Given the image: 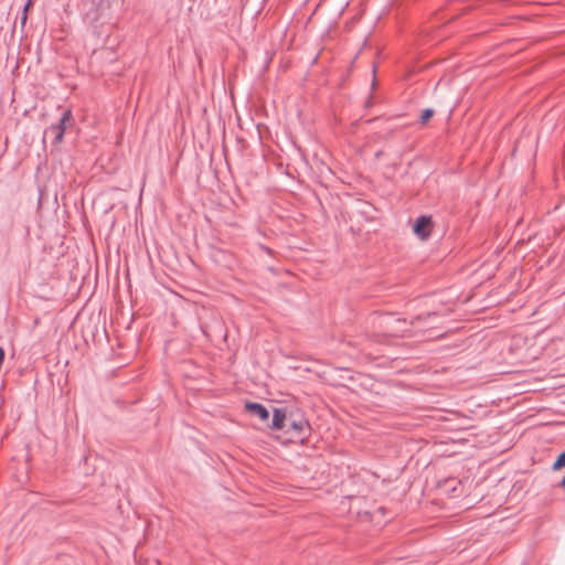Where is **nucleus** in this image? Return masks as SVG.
I'll return each mask as SVG.
<instances>
[{"label": "nucleus", "instance_id": "obj_1", "mask_svg": "<svg viewBox=\"0 0 565 565\" xmlns=\"http://www.w3.org/2000/svg\"><path fill=\"white\" fill-rule=\"evenodd\" d=\"M269 427L275 430H284L289 434L294 440H303L311 429L309 422L302 414H287L284 407L274 408L271 425Z\"/></svg>", "mask_w": 565, "mask_h": 565}, {"label": "nucleus", "instance_id": "obj_2", "mask_svg": "<svg viewBox=\"0 0 565 565\" xmlns=\"http://www.w3.org/2000/svg\"><path fill=\"white\" fill-rule=\"evenodd\" d=\"M73 121L72 109L67 108L63 111L60 120L56 124H52L45 131L46 135H51L53 143L62 142L67 126Z\"/></svg>", "mask_w": 565, "mask_h": 565}, {"label": "nucleus", "instance_id": "obj_3", "mask_svg": "<svg viewBox=\"0 0 565 565\" xmlns=\"http://www.w3.org/2000/svg\"><path fill=\"white\" fill-rule=\"evenodd\" d=\"M413 231L420 239H427L431 235L433 231L431 216L420 215L417 217L413 226Z\"/></svg>", "mask_w": 565, "mask_h": 565}, {"label": "nucleus", "instance_id": "obj_4", "mask_svg": "<svg viewBox=\"0 0 565 565\" xmlns=\"http://www.w3.org/2000/svg\"><path fill=\"white\" fill-rule=\"evenodd\" d=\"M405 323V320L395 318L392 315H384L380 317V324L385 327L391 335H397L399 332L404 331L403 329L397 328L396 324Z\"/></svg>", "mask_w": 565, "mask_h": 565}, {"label": "nucleus", "instance_id": "obj_5", "mask_svg": "<svg viewBox=\"0 0 565 565\" xmlns=\"http://www.w3.org/2000/svg\"><path fill=\"white\" fill-rule=\"evenodd\" d=\"M245 409L249 414L258 417L263 422H266L269 418V412L267 411V408L264 405H262L259 403L247 402L245 404Z\"/></svg>", "mask_w": 565, "mask_h": 565}, {"label": "nucleus", "instance_id": "obj_6", "mask_svg": "<svg viewBox=\"0 0 565 565\" xmlns=\"http://www.w3.org/2000/svg\"><path fill=\"white\" fill-rule=\"evenodd\" d=\"M562 467H565V451L559 454L555 462L553 463L554 469H559Z\"/></svg>", "mask_w": 565, "mask_h": 565}, {"label": "nucleus", "instance_id": "obj_7", "mask_svg": "<svg viewBox=\"0 0 565 565\" xmlns=\"http://www.w3.org/2000/svg\"><path fill=\"white\" fill-rule=\"evenodd\" d=\"M434 114V110L430 109V108H426L423 113H422V116H420V122L422 124H426L428 121V119L433 116Z\"/></svg>", "mask_w": 565, "mask_h": 565}, {"label": "nucleus", "instance_id": "obj_8", "mask_svg": "<svg viewBox=\"0 0 565 565\" xmlns=\"http://www.w3.org/2000/svg\"><path fill=\"white\" fill-rule=\"evenodd\" d=\"M258 247H259L260 250H263L267 255L273 256L274 252H273L271 248H269V247H267L265 245H262V244Z\"/></svg>", "mask_w": 565, "mask_h": 565}, {"label": "nucleus", "instance_id": "obj_9", "mask_svg": "<svg viewBox=\"0 0 565 565\" xmlns=\"http://www.w3.org/2000/svg\"><path fill=\"white\" fill-rule=\"evenodd\" d=\"M32 6V0H28V2L23 7V11L26 12L28 9Z\"/></svg>", "mask_w": 565, "mask_h": 565}, {"label": "nucleus", "instance_id": "obj_10", "mask_svg": "<svg viewBox=\"0 0 565 565\" xmlns=\"http://www.w3.org/2000/svg\"><path fill=\"white\" fill-rule=\"evenodd\" d=\"M26 19H28L26 12L22 11V15H21V22H22V24H24V23H25Z\"/></svg>", "mask_w": 565, "mask_h": 565}]
</instances>
